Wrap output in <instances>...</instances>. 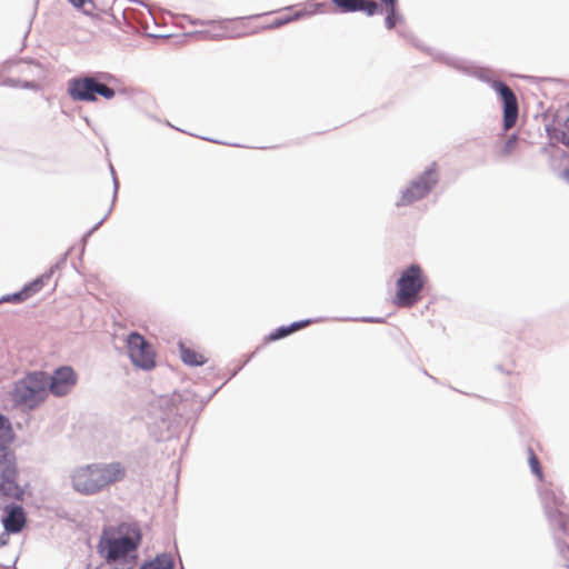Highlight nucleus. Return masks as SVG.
I'll use <instances>...</instances> for the list:
<instances>
[{"label":"nucleus","instance_id":"obj_13","mask_svg":"<svg viewBox=\"0 0 569 569\" xmlns=\"http://www.w3.org/2000/svg\"><path fill=\"white\" fill-rule=\"evenodd\" d=\"M3 527L8 533H19L27 523L26 513L20 506H13L8 510L2 520Z\"/></svg>","mask_w":569,"mask_h":569},{"label":"nucleus","instance_id":"obj_4","mask_svg":"<svg viewBox=\"0 0 569 569\" xmlns=\"http://www.w3.org/2000/svg\"><path fill=\"white\" fill-rule=\"evenodd\" d=\"M49 377L47 373L38 371L27 375L23 379L16 382L12 397L20 405L34 407L41 400V395L48 386Z\"/></svg>","mask_w":569,"mask_h":569},{"label":"nucleus","instance_id":"obj_12","mask_svg":"<svg viewBox=\"0 0 569 569\" xmlns=\"http://www.w3.org/2000/svg\"><path fill=\"white\" fill-rule=\"evenodd\" d=\"M18 473L17 470V458L14 451L11 448L0 450V477L8 482L16 479Z\"/></svg>","mask_w":569,"mask_h":569},{"label":"nucleus","instance_id":"obj_23","mask_svg":"<svg viewBox=\"0 0 569 569\" xmlns=\"http://www.w3.org/2000/svg\"><path fill=\"white\" fill-rule=\"evenodd\" d=\"M44 286V278L40 277L33 280L32 282L26 284L22 289L27 295V298L32 297L34 293L39 292Z\"/></svg>","mask_w":569,"mask_h":569},{"label":"nucleus","instance_id":"obj_14","mask_svg":"<svg viewBox=\"0 0 569 569\" xmlns=\"http://www.w3.org/2000/svg\"><path fill=\"white\" fill-rule=\"evenodd\" d=\"M547 133L550 140H553L569 148V117L566 118L561 126L548 127Z\"/></svg>","mask_w":569,"mask_h":569},{"label":"nucleus","instance_id":"obj_27","mask_svg":"<svg viewBox=\"0 0 569 569\" xmlns=\"http://www.w3.org/2000/svg\"><path fill=\"white\" fill-rule=\"evenodd\" d=\"M385 8L397 7L398 0H380Z\"/></svg>","mask_w":569,"mask_h":569},{"label":"nucleus","instance_id":"obj_10","mask_svg":"<svg viewBox=\"0 0 569 569\" xmlns=\"http://www.w3.org/2000/svg\"><path fill=\"white\" fill-rule=\"evenodd\" d=\"M74 8L93 18H112V6L116 0H68Z\"/></svg>","mask_w":569,"mask_h":569},{"label":"nucleus","instance_id":"obj_6","mask_svg":"<svg viewBox=\"0 0 569 569\" xmlns=\"http://www.w3.org/2000/svg\"><path fill=\"white\" fill-rule=\"evenodd\" d=\"M127 348L132 363L143 370L156 367V352L152 346L138 332H131L127 338Z\"/></svg>","mask_w":569,"mask_h":569},{"label":"nucleus","instance_id":"obj_17","mask_svg":"<svg viewBox=\"0 0 569 569\" xmlns=\"http://www.w3.org/2000/svg\"><path fill=\"white\" fill-rule=\"evenodd\" d=\"M180 356L181 360L188 366H202L207 361L202 353L188 348L184 345H180Z\"/></svg>","mask_w":569,"mask_h":569},{"label":"nucleus","instance_id":"obj_16","mask_svg":"<svg viewBox=\"0 0 569 569\" xmlns=\"http://www.w3.org/2000/svg\"><path fill=\"white\" fill-rule=\"evenodd\" d=\"M14 440V432L10 421L0 415V450L11 448Z\"/></svg>","mask_w":569,"mask_h":569},{"label":"nucleus","instance_id":"obj_21","mask_svg":"<svg viewBox=\"0 0 569 569\" xmlns=\"http://www.w3.org/2000/svg\"><path fill=\"white\" fill-rule=\"evenodd\" d=\"M528 453H529L528 460H529V466L531 468V471L533 472V475L537 476V478L539 480H542V478H543L542 468L540 466L537 455L535 453V451L531 448L529 449Z\"/></svg>","mask_w":569,"mask_h":569},{"label":"nucleus","instance_id":"obj_20","mask_svg":"<svg viewBox=\"0 0 569 569\" xmlns=\"http://www.w3.org/2000/svg\"><path fill=\"white\" fill-rule=\"evenodd\" d=\"M386 9V26L388 29H392L398 22H400L401 17L399 14L398 6L389 7Z\"/></svg>","mask_w":569,"mask_h":569},{"label":"nucleus","instance_id":"obj_9","mask_svg":"<svg viewBox=\"0 0 569 569\" xmlns=\"http://www.w3.org/2000/svg\"><path fill=\"white\" fill-rule=\"evenodd\" d=\"M77 380L76 371L69 366H63L54 370L53 375L49 378L48 387L52 395L61 397L68 395L73 389Z\"/></svg>","mask_w":569,"mask_h":569},{"label":"nucleus","instance_id":"obj_11","mask_svg":"<svg viewBox=\"0 0 569 569\" xmlns=\"http://www.w3.org/2000/svg\"><path fill=\"white\" fill-rule=\"evenodd\" d=\"M332 2L342 12L363 11L368 16L379 12V6L373 0H332Z\"/></svg>","mask_w":569,"mask_h":569},{"label":"nucleus","instance_id":"obj_5","mask_svg":"<svg viewBox=\"0 0 569 569\" xmlns=\"http://www.w3.org/2000/svg\"><path fill=\"white\" fill-rule=\"evenodd\" d=\"M69 94L73 100L94 101L99 94L106 99L114 97V90L108 86L98 82L93 78L73 79L69 83Z\"/></svg>","mask_w":569,"mask_h":569},{"label":"nucleus","instance_id":"obj_15","mask_svg":"<svg viewBox=\"0 0 569 569\" xmlns=\"http://www.w3.org/2000/svg\"><path fill=\"white\" fill-rule=\"evenodd\" d=\"M310 323H311L310 320H302V321L293 322L290 326L279 327L268 336L267 340L276 341L278 339L284 338L297 330L306 328Z\"/></svg>","mask_w":569,"mask_h":569},{"label":"nucleus","instance_id":"obj_8","mask_svg":"<svg viewBox=\"0 0 569 569\" xmlns=\"http://www.w3.org/2000/svg\"><path fill=\"white\" fill-rule=\"evenodd\" d=\"M492 88L503 102V129H511L518 120V100L513 91L502 81H495Z\"/></svg>","mask_w":569,"mask_h":569},{"label":"nucleus","instance_id":"obj_19","mask_svg":"<svg viewBox=\"0 0 569 569\" xmlns=\"http://www.w3.org/2000/svg\"><path fill=\"white\" fill-rule=\"evenodd\" d=\"M549 517L565 533H569V516L567 513L560 510L556 512L550 511Z\"/></svg>","mask_w":569,"mask_h":569},{"label":"nucleus","instance_id":"obj_25","mask_svg":"<svg viewBox=\"0 0 569 569\" xmlns=\"http://www.w3.org/2000/svg\"><path fill=\"white\" fill-rule=\"evenodd\" d=\"M553 502L555 505H558L562 507L565 505L563 497L559 496L557 497L555 492H547L545 495V503L547 508H550V502Z\"/></svg>","mask_w":569,"mask_h":569},{"label":"nucleus","instance_id":"obj_28","mask_svg":"<svg viewBox=\"0 0 569 569\" xmlns=\"http://www.w3.org/2000/svg\"><path fill=\"white\" fill-rule=\"evenodd\" d=\"M563 178L569 182V169L563 171Z\"/></svg>","mask_w":569,"mask_h":569},{"label":"nucleus","instance_id":"obj_26","mask_svg":"<svg viewBox=\"0 0 569 569\" xmlns=\"http://www.w3.org/2000/svg\"><path fill=\"white\" fill-rule=\"evenodd\" d=\"M291 20H292V18L287 14V16H283V17H276V18H273L269 22V24L272 26V27H278V26H282V24H284V23H287V22H289Z\"/></svg>","mask_w":569,"mask_h":569},{"label":"nucleus","instance_id":"obj_1","mask_svg":"<svg viewBox=\"0 0 569 569\" xmlns=\"http://www.w3.org/2000/svg\"><path fill=\"white\" fill-rule=\"evenodd\" d=\"M142 533L137 523L122 522L102 530L97 545L100 557L111 566L131 569L138 560Z\"/></svg>","mask_w":569,"mask_h":569},{"label":"nucleus","instance_id":"obj_22","mask_svg":"<svg viewBox=\"0 0 569 569\" xmlns=\"http://www.w3.org/2000/svg\"><path fill=\"white\" fill-rule=\"evenodd\" d=\"M518 147V137L516 134H511L506 142L503 143L500 156L502 157H509L512 154Z\"/></svg>","mask_w":569,"mask_h":569},{"label":"nucleus","instance_id":"obj_18","mask_svg":"<svg viewBox=\"0 0 569 569\" xmlns=\"http://www.w3.org/2000/svg\"><path fill=\"white\" fill-rule=\"evenodd\" d=\"M174 562L171 555L161 553L154 559L143 563L139 569H173Z\"/></svg>","mask_w":569,"mask_h":569},{"label":"nucleus","instance_id":"obj_3","mask_svg":"<svg viewBox=\"0 0 569 569\" xmlns=\"http://www.w3.org/2000/svg\"><path fill=\"white\" fill-rule=\"evenodd\" d=\"M427 280L419 264H411L403 269L396 283L395 305L400 308H411L418 303Z\"/></svg>","mask_w":569,"mask_h":569},{"label":"nucleus","instance_id":"obj_2","mask_svg":"<svg viewBox=\"0 0 569 569\" xmlns=\"http://www.w3.org/2000/svg\"><path fill=\"white\" fill-rule=\"evenodd\" d=\"M126 477L127 467L120 461L91 463L73 472L72 486L82 495H96Z\"/></svg>","mask_w":569,"mask_h":569},{"label":"nucleus","instance_id":"obj_7","mask_svg":"<svg viewBox=\"0 0 569 569\" xmlns=\"http://www.w3.org/2000/svg\"><path fill=\"white\" fill-rule=\"evenodd\" d=\"M438 174L435 167L427 169L417 180L412 181L397 201L398 207L410 206L422 199L437 183Z\"/></svg>","mask_w":569,"mask_h":569},{"label":"nucleus","instance_id":"obj_24","mask_svg":"<svg viewBox=\"0 0 569 569\" xmlns=\"http://www.w3.org/2000/svg\"><path fill=\"white\" fill-rule=\"evenodd\" d=\"M27 295L24 293L23 289H21L19 292L17 293H12V295H7L4 297H2L0 299V303L1 302H13V303H18V302H22L24 300H27Z\"/></svg>","mask_w":569,"mask_h":569}]
</instances>
